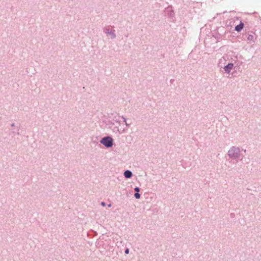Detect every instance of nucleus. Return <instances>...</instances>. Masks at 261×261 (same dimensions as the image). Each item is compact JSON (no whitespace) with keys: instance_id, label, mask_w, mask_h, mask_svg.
<instances>
[{"instance_id":"20e7f679","label":"nucleus","mask_w":261,"mask_h":261,"mask_svg":"<svg viewBox=\"0 0 261 261\" xmlns=\"http://www.w3.org/2000/svg\"><path fill=\"white\" fill-rule=\"evenodd\" d=\"M124 175L126 178H130L132 175V173L130 171L127 170L124 172Z\"/></svg>"},{"instance_id":"39448f33","label":"nucleus","mask_w":261,"mask_h":261,"mask_svg":"<svg viewBox=\"0 0 261 261\" xmlns=\"http://www.w3.org/2000/svg\"><path fill=\"white\" fill-rule=\"evenodd\" d=\"M135 197H136V198L139 199L140 197V195L138 193H136L135 194Z\"/></svg>"},{"instance_id":"f03ea898","label":"nucleus","mask_w":261,"mask_h":261,"mask_svg":"<svg viewBox=\"0 0 261 261\" xmlns=\"http://www.w3.org/2000/svg\"><path fill=\"white\" fill-rule=\"evenodd\" d=\"M233 67V64L232 63H229L227 65L225 66L224 70L226 72L229 73L230 70L232 69Z\"/></svg>"},{"instance_id":"7ed1b4c3","label":"nucleus","mask_w":261,"mask_h":261,"mask_svg":"<svg viewBox=\"0 0 261 261\" xmlns=\"http://www.w3.org/2000/svg\"><path fill=\"white\" fill-rule=\"evenodd\" d=\"M243 27H244L243 23H241L240 24H239L236 27L235 30L238 32H240V31H241L243 29Z\"/></svg>"},{"instance_id":"0eeeda50","label":"nucleus","mask_w":261,"mask_h":261,"mask_svg":"<svg viewBox=\"0 0 261 261\" xmlns=\"http://www.w3.org/2000/svg\"><path fill=\"white\" fill-rule=\"evenodd\" d=\"M125 253L126 254H128L129 253V249H126L125 251Z\"/></svg>"},{"instance_id":"f257e3e1","label":"nucleus","mask_w":261,"mask_h":261,"mask_svg":"<svg viewBox=\"0 0 261 261\" xmlns=\"http://www.w3.org/2000/svg\"><path fill=\"white\" fill-rule=\"evenodd\" d=\"M113 139L110 137H106L102 138L100 142L107 147H111L113 145Z\"/></svg>"},{"instance_id":"6e6552de","label":"nucleus","mask_w":261,"mask_h":261,"mask_svg":"<svg viewBox=\"0 0 261 261\" xmlns=\"http://www.w3.org/2000/svg\"><path fill=\"white\" fill-rule=\"evenodd\" d=\"M101 204L103 206H105V203L103 202H101Z\"/></svg>"},{"instance_id":"423d86ee","label":"nucleus","mask_w":261,"mask_h":261,"mask_svg":"<svg viewBox=\"0 0 261 261\" xmlns=\"http://www.w3.org/2000/svg\"><path fill=\"white\" fill-rule=\"evenodd\" d=\"M135 191L137 192V193L139 191V188L137 187L135 189Z\"/></svg>"}]
</instances>
